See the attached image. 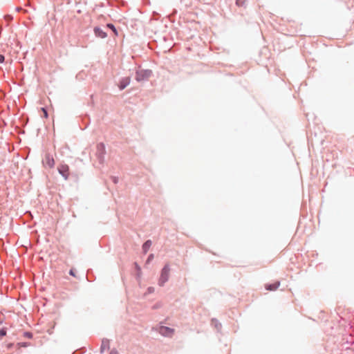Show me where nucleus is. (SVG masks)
Masks as SVG:
<instances>
[{"label": "nucleus", "mask_w": 354, "mask_h": 354, "mask_svg": "<svg viewBox=\"0 0 354 354\" xmlns=\"http://www.w3.org/2000/svg\"><path fill=\"white\" fill-rule=\"evenodd\" d=\"M152 73V71L150 69L139 68L136 72L135 79L138 82L147 81Z\"/></svg>", "instance_id": "nucleus-1"}, {"label": "nucleus", "mask_w": 354, "mask_h": 354, "mask_svg": "<svg viewBox=\"0 0 354 354\" xmlns=\"http://www.w3.org/2000/svg\"><path fill=\"white\" fill-rule=\"evenodd\" d=\"M170 272V267L169 264H165L161 270L160 278L158 280V285L163 286L165 283L169 280Z\"/></svg>", "instance_id": "nucleus-2"}, {"label": "nucleus", "mask_w": 354, "mask_h": 354, "mask_svg": "<svg viewBox=\"0 0 354 354\" xmlns=\"http://www.w3.org/2000/svg\"><path fill=\"white\" fill-rule=\"evenodd\" d=\"M106 154L105 145L103 142L97 145L96 157L100 165H103L104 162V156Z\"/></svg>", "instance_id": "nucleus-3"}, {"label": "nucleus", "mask_w": 354, "mask_h": 354, "mask_svg": "<svg viewBox=\"0 0 354 354\" xmlns=\"http://www.w3.org/2000/svg\"><path fill=\"white\" fill-rule=\"evenodd\" d=\"M57 170L59 174L65 179L67 180L69 176V167L65 164H61L58 166Z\"/></svg>", "instance_id": "nucleus-4"}, {"label": "nucleus", "mask_w": 354, "mask_h": 354, "mask_svg": "<svg viewBox=\"0 0 354 354\" xmlns=\"http://www.w3.org/2000/svg\"><path fill=\"white\" fill-rule=\"evenodd\" d=\"M93 33L96 37L100 39H104L107 37V33L100 26H95L93 28Z\"/></svg>", "instance_id": "nucleus-5"}, {"label": "nucleus", "mask_w": 354, "mask_h": 354, "mask_svg": "<svg viewBox=\"0 0 354 354\" xmlns=\"http://www.w3.org/2000/svg\"><path fill=\"white\" fill-rule=\"evenodd\" d=\"M130 82H131L130 77H124L121 78L118 84L119 89L120 91H122L123 89H124L130 84Z\"/></svg>", "instance_id": "nucleus-6"}, {"label": "nucleus", "mask_w": 354, "mask_h": 354, "mask_svg": "<svg viewBox=\"0 0 354 354\" xmlns=\"http://www.w3.org/2000/svg\"><path fill=\"white\" fill-rule=\"evenodd\" d=\"M160 333L163 336L170 337L174 333V329L168 326H162L160 327Z\"/></svg>", "instance_id": "nucleus-7"}, {"label": "nucleus", "mask_w": 354, "mask_h": 354, "mask_svg": "<svg viewBox=\"0 0 354 354\" xmlns=\"http://www.w3.org/2000/svg\"><path fill=\"white\" fill-rule=\"evenodd\" d=\"M279 286H280V281H276L274 283H266L265 286V288L267 290L273 291V290H277Z\"/></svg>", "instance_id": "nucleus-8"}, {"label": "nucleus", "mask_w": 354, "mask_h": 354, "mask_svg": "<svg viewBox=\"0 0 354 354\" xmlns=\"http://www.w3.org/2000/svg\"><path fill=\"white\" fill-rule=\"evenodd\" d=\"M46 164L50 167L53 168L55 165V160L53 157L50 154L47 153L45 157Z\"/></svg>", "instance_id": "nucleus-9"}, {"label": "nucleus", "mask_w": 354, "mask_h": 354, "mask_svg": "<svg viewBox=\"0 0 354 354\" xmlns=\"http://www.w3.org/2000/svg\"><path fill=\"white\" fill-rule=\"evenodd\" d=\"M152 242L150 239H148L144 242L142 246V252L145 254L147 253L149 249L151 246Z\"/></svg>", "instance_id": "nucleus-10"}, {"label": "nucleus", "mask_w": 354, "mask_h": 354, "mask_svg": "<svg viewBox=\"0 0 354 354\" xmlns=\"http://www.w3.org/2000/svg\"><path fill=\"white\" fill-rule=\"evenodd\" d=\"M105 349H109V341L107 339H103L102 340L100 353H103Z\"/></svg>", "instance_id": "nucleus-11"}, {"label": "nucleus", "mask_w": 354, "mask_h": 354, "mask_svg": "<svg viewBox=\"0 0 354 354\" xmlns=\"http://www.w3.org/2000/svg\"><path fill=\"white\" fill-rule=\"evenodd\" d=\"M106 27L109 29H110L114 34L115 36L118 35V30L116 29L115 26L112 23H108L106 25Z\"/></svg>", "instance_id": "nucleus-12"}, {"label": "nucleus", "mask_w": 354, "mask_h": 354, "mask_svg": "<svg viewBox=\"0 0 354 354\" xmlns=\"http://www.w3.org/2000/svg\"><path fill=\"white\" fill-rule=\"evenodd\" d=\"M212 325H213L217 329V330H220L222 327L221 324L216 318L212 319Z\"/></svg>", "instance_id": "nucleus-13"}, {"label": "nucleus", "mask_w": 354, "mask_h": 354, "mask_svg": "<svg viewBox=\"0 0 354 354\" xmlns=\"http://www.w3.org/2000/svg\"><path fill=\"white\" fill-rule=\"evenodd\" d=\"M133 264H134V266H135V269L137 271L136 278L138 279V278L140 277L141 268H140V266L138 265V263L137 262H134Z\"/></svg>", "instance_id": "nucleus-14"}, {"label": "nucleus", "mask_w": 354, "mask_h": 354, "mask_svg": "<svg viewBox=\"0 0 354 354\" xmlns=\"http://www.w3.org/2000/svg\"><path fill=\"white\" fill-rule=\"evenodd\" d=\"M91 270H88L86 273V279L88 281L91 282L95 280L94 276L92 274V273L90 274Z\"/></svg>", "instance_id": "nucleus-15"}, {"label": "nucleus", "mask_w": 354, "mask_h": 354, "mask_svg": "<svg viewBox=\"0 0 354 354\" xmlns=\"http://www.w3.org/2000/svg\"><path fill=\"white\" fill-rule=\"evenodd\" d=\"M235 3L238 7H243L245 4V0H236Z\"/></svg>", "instance_id": "nucleus-16"}, {"label": "nucleus", "mask_w": 354, "mask_h": 354, "mask_svg": "<svg viewBox=\"0 0 354 354\" xmlns=\"http://www.w3.org/2000/svg\"><path fill=\"white\" fill-rule=\"evenodd\" d=\"M7 329L6 328H2L0 329V339L6 335Z\"/></svg>", "instance_id": "nucleus-17"}, {"label": "nucleus", "mask_w": 354, "mask_h": 354, "mask_svg": "<svg viewBox=\"0 0 354 354\" xmlns=\"http://www.w3.org/2000/svg\"><path fill=\"white\" fill-rule=\"evenodd\" d=\"M24 336L28 339H32L33 337V335L31 332L29 331H25L24 333Z\"/></svg>", "instance_id": "nucleus-18"}, {"label": "nucleus", "mask_w": 354, "mask_h": 354, "mask_svg": "<svg viewBox=\"0 0 354 354\" xmlns=\"http://www.w3.org/2000/svg\"><path fill=\"white\" fill-rule=\"evenodd\" d=\"M153 257H154L153 254H150L146 260V264L150 263V262L153 259Z\"/></svg>", "instance_id": "nucleus-19"}, {"label": "nucleus", "mask_w": 354, "mask_h": 354, "mask_svg": "<svg viewBox=\"0 0 354 354\" xmlns=\"http://www.w3.org/2000/svg\"><path fill=\"white\" fill-rule=\"evenodd\" d=\"M4 19L7 21H11L12 19H13V17L10 15H6L4 16Z\"/></svg>", "instance_id": "nucleus-20"}, {"label": "nucleus", "mask_w": 354, "mask_h": 354, "mask_svg": "<svg viewBox=\"0 0 354 354\" xmlns=\"http://www.w3.org/2000/svg\"><path fill=\"white\" fill-rule=\"evenodd\" d=\"M111 179L114 184H117L118 183V178L116 176H111Z\"/></svg>", "instance_id": "nucleus-21"}, {"label": "nucleus", "mask_w": 354, "mask_h": 354, "mask_svg": "<svg viewBox=\"0 0 354 354\" xmlns=\"http://www.w3.org/2000/svg\"><path fill=\"white\" fill-rule=\"evenodd\" d=\"M30 343L29 342H20L19 343V345L22 347H27L28 346H30Z\"/></svg>", "instance_id": "nucleus-22"}, {"label": "nucleus", "mask_w": 354, "mask_h": 354, "mask_svg": "<svg viewBox=\"0 0 354 354\" xmlns=\"http://www.w3.org/2000/svg\"><path fill=\"white\" fill-rule=\"evenodd\" d=\"M41 111L44 113V115L45 118H48V113L46 108H41Z\"/></svg>", "instance_id": "nucleus-23"}, {"label": "nucleus", "mask_w": 354, "mask_h": 354, "mask_svg": "<svg viewBox=\"0 0 354 354\" xmlns=\"http://www.w3.org/2000/svg\"><path fill=\"white\" fill-rule=\"evenodd\" d=\"M69 274L71 276H73V277H75V271L73 268H71L70 270H69Z\"/></svg>", "instance_id": "nucleus-24"}, {"label": "nucleus", "mask_w": 354, "mask_h": 354, "mask_svg": "<svg viewBox=\"0 0 354 354\" xmlns=\"http://www.w3.org/2000/svg\"><path fill=\"white\" fill-rule=\"evenodd\" d=\"M154 292V288L153 287H149L147 288V293L151 294Z\"/></svg>", "instance_id": "nucleus-25"}, {"label": "nucleus", "mask_w": 354, "mask_h": 354, "mask_svg": "<svg viewBox=\"0 0 354 354\" xmlns=\"http://www.w3.org/2000/svg\"><path fill=\"white\" fill-rule=\"evenodd\" d=\"M5 61V56L2 54H0V64L3 63Z\"/></svg>", "instance_id": "nucleus-26"}, {"label": "nucleus", "mask_w": 354, "mask_h": 354, "mask_svg": "<svg viewBox=\"0 0 354 354\" xmlns=\"http://www.w3.org/2000/svg\"><path fill=\"white\" fill-rule=\"evenodd\" d=\"M109 354H119L118 351L115 350V349H113L111 351V352L109 353Z\"/></svg>", "instance_id": "nucleus-27"}, {"label": "nucleus", "mask_w": 354, "mask_h": 354, "mask_svg": "<svg viewBox=\"0 0 354 354\" xmlns=\"http://www.w3.org/2000/svg\"><path fill=\"white\" fill-rule=\"evenodd\" d=\"M72 354H79L78 351H75L74 352H73Z\"/></svg>", "instance_id": "nucleus-28"}, {"label": "nucleus", "mask_w": 354, "mask_h": 354, "mask_svg": "<svg viewBox=\"0 0 354 354\" xmlns=\"http://www.w3.org/2000/svg\"><path fill=\"white\" fill-rule=\"evenodd\" d=\"M307 145H308V149H310V145H309V140H308V142H307Z\"/></svg>", "instance_id": "nucleus-29"}, {"label": "nucleus", "mask_w": 354, "mask_h": 354, "mask_svg": "<svg viewBox=\"0 0 354 354\" xmlns=\"http://www.w3.org/2000/svg\"><path fill=\"white\" fill-rule=\"evenodd\" d=\"M21 9V8H19V7H17V8H16V10H18V11H19V10H20Z\"/></svg>", "instance_id": "nucleus-30"}]
</instances>
